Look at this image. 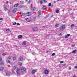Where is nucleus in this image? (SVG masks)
I'll use <instances>...</instances> for the list:
<instances>
[{
    "mask_svg": "<svg viewBox=\"0 0 77 77\" xmlns=\"http://www.w3.org/2000/svg\"><path fill=\"white\" fill-rule=\"evenodd\" d=\"M4 69V67H2L1 69H0V71H3Z\"/></svg>",
    "mask_w": 77,
    "mask_h": 77,
    "instance_id": "19",
    "label": "nucleus"
},
{
    "mask_svg": "<svg viewBox=\"0 0 77 77\" xmlns=\"http://www.w3.org/2000/svg\"><path fill=\"white\" fill-rule=\"evenodd\" d=\"M55 27L57 28L59 27V24L57 23H56L55 25Z\"/></svg>",
    "mask_w": 77,
    "mask_h": 77,
    "instance_id": "18",
    "label": "nucleus"
},
{
    "mask_svg": "<svg viewBox=\"0 0 77 77\" xmlns=\"http://www.w3.org/2000/svg\"><path fill=\"white\" fill-rule=\"evenodd\" d=\"M26 14H24V13H21V14L23 16H24L26 15Z\"/></svg>",
    "mask_w": 77,
    "mask_h": 77,
    "instance_id": "21",
    "label": "nucleus"
},
{
    "mask_svg": "<svg viewBox=\"0 0 77 77\" xmlns=\"http://www.w3.org/2000/svg\"><path fill=\"white\" fill-rule=\"evenodd\" d=\"M38 14L39 15H41V10H39L38 12Z\"/></svg>",
    "mask_w": 77,
    "mask_h": 77,
    "instance_id": "23",
    "label": "nucleus"
},
{
    "mask_svg": "<svg viewBox=\"0 0 77 77\" xmlns=\"http://www.w3.org/2000/svg\"><path fill=\"white\" fill-rule=\"evenodd\" d=\"M6 55V53H4L3 54H2L3 56H5V55Z\"/></svg>",
    "mask_w": 77,
    "mask_h": 77,
    "instance_id": "33",
    "label": "nucleus"
},
{
    "mask_svg": "<svg viewBox=\"0 0 77 77\" xmlns=\"http://www.w3.org/2000/svg\"><path fill=\"white\" fill-rule=\"evenodd\" d=\"M18 38L21 39V38H23V36L22 35H19L18 36Z\"/></svg>",
    "mask_w": 77,
    "mask_h": 77,
    "instance_id": "12",
    "label": "nucleus"
},
{
    "mask_svg": "<svg viewBox=\"0 0 77 77\" xmlns=\"http://www.w3.org/2000/svg\"><path fill=\"white\" fill-rule=\"evenodd\" d=\"M45 7H46V6H43L42 8V9H43V10H45V9H46V8H45Z\"/></svg>",
    "mask_w": 77,
    "mask_h": 77,
    "instance_id": "17",
    "label": "nucleus"
},
{
    "mask_svg": "<svg viewBox=\"0 0 77 77\" xmlns=\"http://www.w3.org/2000/svg\"><path fill=\"white\" fill-rule=\"evenodd\" d=\"M57 1H59V0H57Z\"/></svg>",
    "mask_w": 77,
    "mask_h": 77,
    "instance_id": "57",
    "label": "nucleus"
},
{
    "mask_svg": "<svg viewBox=\"0 0 77 77\" xmlns=\"http://www.w3.org/2000/svg\"><path fill=\"white\" fill-rule=\"evenodd\" d=\"M19 64L20 65V66H22V63L21 62H19Z\"/></svg>",
    "mask_w": 77,
    "mask_h": 77,
    "instance_id": "24",
    "label": "nucleus"
},
{
    "mask_svg": "<svg viewBox=\"0 0 77 77\" xmlns=\"http://www.w3.org/2000/svg\"><path fill=\"white\" fill-rule=\"evenodd\" d=\"M73 77H77L75 75H74Z\"/></svg>",
    "mask_w": 77,
    "mask_h": 77,
    "instance_id": "47",
    "label": "nucleus"
},
{
    "mask_svg": "<svg viewBox=\"0 0 77 77\" xmlns=\"http://www.w3.org/2000/svg\"><path fill=\"white\" fill-rule=\"evenodd\" d=\"M2 60V57H0V60Z\"/></svg>",
    "mask_w": 77,
    "mask_h": 77,
    "instance_id": "46",
    "label": "nucleus"
},
{
    "mask_svg": "<svg viewBox=\"0 0 77 77\" xmlns=\"http://www.w3.org/2000/svg\"><path fill=\"white\" fill-rule=\"evenodd\" d=\"M69 69H71V67H69Z\"/></svg>",
    "mask_w": 77,
    "mask_h": 77,
    "instance_id": "50",
    "label": "nucleus"
},
{
    "mask_svg": "<svg viewBox=\"0 0 77 77\" xmlns=\"http://www.w3.org/2000/svg\"><path fill=\"white\" fill-rule=\"evenodd\" d=\"M51 17H53V15L51 16Z\"/></svg>",
    "mask_w": 77,
    "mask_h": 77,
    "instance_id": "58",
    "label": "nucleus"
},
{
    "mask_svg": "<svg viewBox=\"0 0 77 77\" xmlns=\"http://www.w3.org/2000/svg\"><path fill=\"white\" fill-rule=\"evenodd\" d=\"M3 20V18H0V20Z\"/></svg>",
    "mask_w": 77,
    "mask_h": 77,
    "instance_id": "44",
    "label": "nucleus"
},
{
    "mask_svg": "<svg viewBox=\"0 0 77 77\" xmlns=\"http://www.w3.org/2000/svg\"><path fill=\"white\" fill-rule=\"evenodd\" d=\"M19 14H22V13H21V12H20V13H19Z\"/></svg>",
    "mask_w": 77,
    "mask_h": 77,
    "instance_id": "53",
    "label": "nucleus"
},
{
    "mask_svg": "<svg viewBox=\"0 0 77 77\" xmlns=\"http://www.w3.org/2000/svg\"><path fill=\"white\" fill-rule=\"evenodd\" d=\"M70 34H68L67 35H66L65 36V38H68V37H69V36H70Z\"/></svg>",
    "mask_w": 77,
    "mask_h": 77,
    "instance_id": "11",
    "label": "nucleus"
},
{
    "mask_svg": "<svg viewBox=\"0 0 77 77\" xmlns=\"http://www.w3.org/2000/svg\"><path fill=\"white\" fill-rule=\"evenodd\" d=\"M43 27V29H45V27L44 26L43 27Z\"/></svg>",
    "mask_w": 77,
    "mask_h": 77,
    "instance_id": "52",
    "label": "nucleus"
},
{
    "mask_svg": "<svg viewBox=\"0 0 77 77\" xmlns=\"http://www.w3.org/2000/svg\"><path fill=\"white\" fill-rule=\"evenodd\" d=\"M42 1L43 3H46L47 2V1L46 0H42Z\"/></svg>",
    "mask_w": 77,
    "mask_h": 77,
    "instance_id": "14",
    "label": "nucleus"
},
{
    "mask_svg": "<svg viewBox=\"0 0 77 77\" xmlns=\"http://www.w3.org/2000/svg\"><path fill=\"white\" fill-rule=\"evenodd\" d=\"M8 2L7 1V4H8Z\"/></svg>",
    "mask_w": 77,
    "mask_h": 77,
    "instance_id": "51",
    "label": "nucleus"
},
{
    "mask_svg": "<svg viewBox=\"0 0 77 77\" xmlns=\"http://www.w3.org/2000/svg\"><path fill=\"white\" fill-rule=\"evenodd\" d=\"M56 13H59V10H57L56 11Z\"/></svg>",
    "mask_w": 77,
    "mask_h": 77,
    "instance_id": "22",
    "label": "nucleus"
},
{
    "mask_svg": "<svg viewBox=\"0 0 77 77\" xmlns=\"http://www.w3.org/2000/svg\"><path fill=\"white\" fill-rule=\"evenodd\" d=\"M76 49H75L73 50L72 51V53H75V52L76 51Z\"/></svg>",
    "mask_w": 77,
    "mask_h": 77,
    "instance_id": "16",
    "label": "nucleus"
},
{
    "mask_svg": "<svg viewBox=\"0 0 77 77\" xmlns=\"http://www.w3.org/2000/svg\"><path fill=\"white\" fill-rule=\"evenodd\" d=\"M19 60H23V57H19Z\"/></svg>",
    "mask_w": 77,
    "mask_h": 77,
    "instance_id": "15",
    "label": "nucleus"
},
{
    "mask_svg": "<svg viewBox=\"0 0 77 77\" xmlns=\"http://www.w3.org/2000/svg\"><path fill=\"white\" fill-rule=\"evenodd\" d=\"M74 46H75V45H72V47H74Z\"/></svg>",
    "mask_w": 77,
    "mask_h": 77,
    "instance_id": "43",
    "label": "nucleus"
},
{
    "mask_svg": "<svg viewBox=\"0 0 77 77\" xmlns=\"http://www.w3.org/2000/svg\"><path fill=\"white\" fill-rule=\"evenodd\" d=\"M60 35H62V33H60Z\"/></svg>",
    "mask_w": 77,
    "mask_h": 77,
    "instance_id": "55",
    "label": "nucleus"
},
{
    "mask_svg": "<svg viewBox=\"0 0 77 77\" xmlns=\"http://www.w3.org/2000/svg\"><path fill=\"white\" fill-rule=\"evenodd\" d=\"M13 59L14 60H15V59H16V57H14L13 58Z\"/></svg>",
    "mask_w": 77,
    "mask_h": 77,
    "instance_id": "27",
    "label": "nucleus"
},
{
    "mask_svg": "<svg viewBox=\"0 0 77 77\" xmlns=\"http://www.w3.org/2000/svg\"><path fill=\"white\" fill-rule=\"evenodd\" d=\"M4 63L3 62H2L1 63H0V65H4Z\"/></svg>",
    "mask_w": 77,
    "mask_h": 77,
    "instance_id": "28",
    "label": "nucleus"
},
{
    "mask_svg": "<svg viewBox=\"0 0 77 77\" xmlns=\"http://www.w3.org/2000/svg\"><path fill=\"white\" fill-rule=\"evenodd\" d=\"M25 20H26V21H28V20H29V18H26L25 19Z\"/></svg>",
    "mask_w": 77,
    "mask_h": 77,
    "instance_id": "32",
    "label": "nucleus"
},
{
    "mask_svg": "<svg viewBox=\"0 0 77 77\" xmlns=\"http://www.w3.org/2000/svg\"><path fill=\"white\" fill-rule=\"evenodd\" d=\"M75 2H77V0H75Z\"/></svg>",
    "mask_w": 77,
    "mask_h": 77,
    "instance_id": "54",
    "label": "nucleus"
},
{
    "mask_svg": "<svg viewBox=\"0 0 77 77\" xmlns=\"http://www.w3.org/2000/svg\"><path fill=\"white\" fill-rule=\"evenodd\" d=\"M11 61H10L8 60V61L7 63H11Z\"/></svg>",
    "mask_w": 77,
    "mask_h": 77,
    "instance_id": "39",
    "label": "nucleus"
},
{
    "mask_svg": "<svg viewBox=\"0 0 77 77\" xmlns=\"http://www.w3.org/2000/svg\"><path fill=\"white\" fill-rule=\"evenodd\" d=\"M6 32H9V31H10V30H9V29H7L6 30Z\"/></svg>",
    "mask_w": 77,
    "mask_h": 77,
    "instance_id": "31",
    "label": "nucleus"
},
{
    "mask_svg": "<svg viewBox=\"0 0 77 77\" xmlns=\"http://www.w3.org/2000/svg\"><path fill=\"white\" fill-rule=\"evenodd\" d=\"M8 59L9 60V59H11V57H8Z\"/></svg>",
    "mask_w": 77,
    "mask_h": 77,
    "instance_id": "38",
    "label": "nucleus"
},
{
    "mask_svg": "<svg viewBox=\"0 0 77 77\" xmlns=\"http://www.w3.org/2000/svg\"><path fill=\"white\" fill-rule=\"evenodd\" d=\"M40 2V4H42V3L43 2L42 1H41Z\"/></svg>",
    "mask_w": 77,
    "mask_h": 77,
    "instance_id": "36",
    "label": "nucleus"
},
{
    "mask_svg": "<svg viewBox=\"0 0 77 77\" xmlns=\"http://www.w3.org/2000/svg\"><path fill=\"white\" fill-rule=\"evenodd\" d=\"M13 68L14 69H16V68H17V66H14Z\"/></svg>",
    "mask_w": 77,
    "mask_h": 77,
    "instance_id": "25",
    "label": "nucleus"
},
{
    "mask_svg": "<svg viewBox=\"0 0 77 77\" xmlns=\"http://www.w3.org/2000/svg\"><path fill=\"white\" fill-rule=\"evenodd\" d=\"M27 16L28 17H30V16H31V15H32V13H31V12H28L27 13Z\"/></svg>",
    "mask_w": 77,
    "mask_h": 77,
    "instance_id": "6",
    "label": "nucleus"
},
{
    "mask_svg": "<svg viewBox=\"0 0 77 77\" xmlns=\"http://www.w3.org/2000/svg\"><path fill=\"white\" fill-rule=\"evenodd\" d=\"M31 10H32L33 11H34V10H35V7H32V4H31Z\"/></svg>",
    "mask_w": 77,
    "mask_h": 77,
    "instance_id": "8",
    "label": "nucleus"
},
{
    "mask_svg": "<svg viewBox=\"0 0 77 77\" xmlns=\"http://www.w3.org/2000/svg\"><path fill=\"white\" fill-rule=\"evenodd\" d=\"M48 15L46 16L45 18H48Z\"/></svg>",
    "mask_w": 77,
    "mask_h": 77,
    "instance_id": "37",
    "label": "nucleus"
},
{
    "mask_svg": "<svg viewBox=\"0 0 77 77\" xmlns=\"http://www.w3.org/2000/svg\"><path fill=\"white\" fill-rule=\"evenodd\" d=\"M19 69L20 70H24L25 71H26V68L25 67H23L20 68Z\"/></svg>",
    "mask_w": 77,
    "mask_h": 77,
    "instance_id": "4",
    "label": "nucleus"
},
{
    "mask_svg": "<svg viewBox=\"0 0 77 77\" xmlns=\"http://www.w3.org/2000/svg\"><path fill=\"white\" fill-rule=\"evenodd\" d=\"M51 3H50L49 5H48V6L50 7L51 6Z\"/></svg>",
    "mask_w": 77,
    "mask_h": 77,
    "instance_id": "30",
    "label": "nucleus"
},
{
    "mask_svg": "<svg viewBox=\"0 0 77 77\" xmlns=\"http://www.w3.org/2000/svg\"><path fill=\"white\" fill-rule=\"evenodd\" d=\"M20 4H22V3H23V2H22V1H20Z\"/></svg>",
    "mask_w": 77,
    "mask_h": 77,
    "instance_id": "40",
    "label": "nucleus"
},
{
    "mask_svg": "<svg viewBox=\"0 0 77 77\" xmlns=\"http://www.w3.org/2000/svg\"><path fill=\"white\" fill-rule=\"evenodd\" d=\"M36 72V71L35 70V69H33L32 72H31V73L32 74H35V72Z\"/></svg>",
    "mask_w": 77,
    "mask_h": 77,
    "instance_id": "7",
    "label": "nucleus"
},
{
    "mask_svg": "<svg viewBox=\"0 0 77 77\" xmlns=\"http://www.w3.org/2000/svg\"><path fill=\"white\" fill-rule=\"evenodd\" d=\"M45 74L47 75L48 74V71L47 69H45L44 71Z\"/></svg>",
    "mask_w": 77,
    "mask_h": 77,
    "instance_id": "5",
    "label": "nucleus"
},
{
    "mask_svg": "<svg viewBox=\"0 0 77 77\" xmlns=\"http://www.w3.org/2000/svg\"><path fill=\"white\" fill-rule=\"evenodd\" d=\"M65 29V25H63L62 26H60L59 28L60 30V31H63Z\"/></svg>",
    "mask_w": 77,
    "mask_h": 77,
    "instance_id": "1",
    "label": "nucleus"
},
{
    "mask_svg": "<svg viewBox=\"0 0 77 77\" xmlns=\"http://www.w3.org/2000/svg\"><path fill=\"white\" fill-rule=\"evenodd\" d=\"M55 53H53L52 54V56H54V55H55Z\"/></svg>",
    "mask_w": 77,
    "mask_h": 77,
    "instance_id": "29",
    "label": "nucleus"
},
{
    "mask_svg": "<svg viewBox=\"0 0 77 77\" xmlns=\"http://www.w3.org/2000/svg\"><path fill=\"white\" fill-rule=\"evenodd\" d=\"M20 69L19 68H18L17 69L16 72L17 75H19V74H20V73L19 72H20Z\"/></svg>",
    "mask_w": 77,
    "mask_h": 77,
    "instance_id": "2",
    "label": "nucleus"
},
{
    "mask_svg": "<svg viewBox=\"0 0 77 77\" xmlns=\"http://www.w3.org/2000/svg\"><path fill=\"white\" fill-rule=\"evenodd\" d=\"M26 44V42L25 41H23L22 43V45H25Z\"/></svg>",
    "mask_w": 77,
    "mask_h": 77,
    "instance_id": "10",
    "label": "nucleus"
},
{
    "mask_svg": "<svg viewBox=\"0 0 77 77\" xmlns=\"http://www.w3.org/2000/svg\"><path fill=\"white\" fill-rule=\"evenodd\" d=\"M26 1H28V0H25Z\"/></svg>",
    "mask_w": 77,
    "mask_h": 77,
    "instance_id": "56",
    "label": "nucleus"
},
{
    "mask_svg": "<svg viewBox=\"0 0 77 77\" xmlns=\"http://www.w3.org/2000/svg\"><path fill=\"white\" fill-rule=\"evenodd\" d=\"M17 25H18V26L20 25V24H19V23H17Z\"/></svg>",
    "mask_w": 77,
    "mask_h": 77,
    "instance_id": "42",
    "label": "nucleus"
},
{
    "mask_svg": "<svg viewBox=\"0 0 77 77\" xmlns=\"http://www.w3.org/2000/svg\"><path fill=\"white\" fill-rule=\"evenodd\" d=\"M6 74L8 76H9V75H10V74H9L8 73H6Z\"/></svg>",
    "mask_w": 77,
    "mask_h": 77,
    "instance_id": "34",
    "label": "nucleus"
},
{
    "mask_svg": "<svg viewBox=\"0 0 77 77\" xmlns=\"http://www.w3.org/2000/svg\"><path fill=\"white\" fill-rule=\"evenodd\" d=\"M4 10L5 11H7V10H8V9L6 7V6H5V7H4Z\"/></svg>",
    "mask_w": 77,
    "mask_h": 77,
    "instance_id": "20",
    "label": "nucleus"
},
{
    "mask_svg": "<svg viewBox=\"0 0 77 77\" xmlns=\"http://www.w3.org/2000/svg\"><path fill=\"white\" fill-rule=\"evenodd\" d=\"M32 30L33 31H36V30H38V28L36 27H34L32 28Z\"/></svg>",
    "mask_w": 77,
    "mask_h": 77,
    "instance_id": "3",
    "label": "nucleus"
},
{
    "mask_svg": "<svg viewBox=\"0 0 77 77\" xmlns=\"http://www.w3.org/2000/svg\"><path fill=\"white\" fill-rule=\"evenodd\" d=\"M74 24H72L71 25V28H72V27H74Z\"/></svg>",
    "mask_w": 77,
    "mask_h": 77,
    "instance_id": "26",
    "label": "nucleus"
},
{
    "mask_svg": "<svg viewBox=\"0 0 77 77\" xmlns=\"http://www.w3.org/2000/svg\"><path fill=\"white\" fill-rule=\"evenodd\" d=\"M34 19H35V18H34Z\"/></svg>",
    "mask_w": 77,
    "mask_h": 77,
    "instance_id": "59",
    "label": "nucleus"
},
{
    "mask_svg": "<svg viewBox=\"0 0 77 77\" xmlns=\"http://www.w3.org/2000/svg\"><path fill=\"white\" fill-rule=\"evenodd\" d=\"M17 11V9L14 8V9L13 12L14 13H15Z\"/></svg>",
    "mask_w": 77,
    "mask_h": 77,
    "instance_id": "9",
    "label": "nucleus"
},
{
    "mask_svg": "<svg viewBox=\"0 0 77 77\" xmlns=\"http://www.w3.org/2000/svg\"><path fill=\"white\" fill-rule=\"evenodd\" d=\"M18 3H17V4H15L14 5V6L15 7V8H17V7H18Z\"/></svg>",
    "mask_w": 77,
    "mask_h": 77,
    "instance_id": "13",
    "label": "nucleus"
},
{
    "mask_svg": "<svg viewBox=\"0 0 77 77\" xmlns=\"http://www.w3.org/2000/svg\"><path fill=\"white\" fill-rule=\"evenodd\" d=\"M75 68L76 69H77V66H75Z\"/></svg>",
    "mask_w": 77,
    "mask_h": 77,
    "instance_id": "48",
    "label": "nucleus"
},
{
    "mask_svg": "<svg viewBox=\"0 0 77 77\" xmlns=\"http://www.w3.org/2000/svg\"><path fill=\"white\" fill-rule=\"evenodd\" d=\"M12 24L13 25H15V24H16V22H15L14 23H13Z\"/></svg>",
    "mask_w": 77,
    "mask_h": 77,
    "instance_id": "35",
    "label": "nucleus"
},
{
    "mask_svg": "<svg viewBox=\"0 0 77 77\" xmlns=\"http://www.w3.org/2000/svg\"><path fill=\"white\" fill-rule=\"evenodd\" d=\"M30 2V1H29V2H28V4H29V3Z\"/></svg>",
    "mask_w": 77,
    "mask_h": 77,
    "instance_id": "45",
    "label": "nucleus"
},
{
    "mask_svg": "<svg viewBox=\"0 0 77 77\" xmlns=\"http://www.w3.org/2000/svg\"><path fill=\"white\" fill-rule=\"evenodd\" d=\"M56 1H54V3H56Z\"/></svg>",
    "mask_w": 77,
    "mask_h": 77,
    "instance_id": "49",
    "label": "nucleus"
},
{
    "mask_svg": "<svg viewBox=\"0 0 77 77\" xmlns=\"http://www.w3.org/2000/svg\"><path fill=\"white\" fill-rule=\"evenodd\" d=\"M63 61H60V63H63Z\"/></svg>",
    "mask_w": 77,
    "mask_h": 77,
    "instance_id": "41",
    "label": "nucleus"
}]
</instances>
